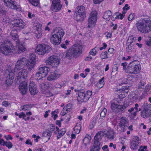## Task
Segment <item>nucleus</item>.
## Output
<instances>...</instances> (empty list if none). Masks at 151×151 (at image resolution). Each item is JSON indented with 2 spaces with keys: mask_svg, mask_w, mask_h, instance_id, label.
Masks as SVG:
<instances>
[{
  "mask_svg": "<svg viewBox=\"0 0 151 151\" xmlns=\"http://www.w3.org/2000/svg\"><path fill=\"white\" fill-rule=\"evenodd\" d=\"M44 54L46 52H49L51 50V48L48 45L43 44Z\"/></svg>",
  "mask_w": 151,
  "mask_h": 151,
  "instance_id": "41",
  "label": "nucleus"
},
{
  "mask_svg": "<svg viewBox=\"0 0 151 151\" xmlns=\"http://www.w3.org/2000/svg\"><path fill=\"white\" fill-rule=\"evenodd\" d=\"M49 68L46 66L40 67L38 71L42 74L44 77H45L48 74Z\"/></svg>",
  "mask_w": 151,
  "mask_h": 151,
  "instance_id": "23",
  "label": "nucleus"
},
{
  "mask_svg": "<svg viewBox=\"0 0 151 151\" xmlns=\"http://www.w3.org/2000/svg\"><path fill=\"white\" fill-rule=\"evenodd\" d=\"M26 48L25 45L21 44L19 42L16 43V47H15V50L14 53H21L26 51Z\"/></svg>",
  "mask_w": 151,
  "mask_h": 151,
  "instance_id": "17",
  "label": "nucleus"
},
{
  "mask_svg": "<svg viewBox=\"0 0 151 151\" xmlns=\"http://www.w3.org/2000/svg\"><path fill=\"white\" fill-rule=\"evenodd\" d=\"M150 90H151V84H147L146 86L144 91H146V92H148L150 91Z\"/></svg>",
  "mask_w": 151,
  "mask_h": 151,
  "instance_id": "55",
  "label": "nucleus"
},
{
  "mask_svg": "<svg viewBox=\"0 0 151 151\" xmlns=\"http://www.w3.org/2000/svg\"><path fill=\"white\" fill-rule=\"evenodd\" d=\"M55 129V127L53 125L52 126L50 127V131H49V132L51 134L52 132L54 131Z\"/></svg>",
  "mask_w": 151,
  "mask_h": 151,
  "instance_id": "63",
  "label": "nucleus"
},
{
  "mask_svg": "<svg viewBox=\"0 0 151 151\" xmlns=\"http://www.w3.org/2000/svg\"><path fill=\"white\" fill-rule=\"evenodd\" d=\"M27 61V59L25 57H22L19 58L16 63L14 69V72H15L18 70L23 68L25 65H26Z\"/></svg>",
  "mask_w": 151,
  "mask_h": 151,
  "instance_id": "11",
  "label": "nucleus"
},
{
  "mask_svg": "<svg viewBox=\"0 0 151 151\" xmlns=\"http://www.w3.org/2000/svg\"><path fill=\"white\" fill-rule=\"evenodd\" d=\"M35 62L36 61L33 60H28L27 59L26 65L27 69L29 70H31L34 67Z\"/></svg>",
  "mask_w": 151,
  "mask_h": 151,
  "instance_id": "24",
  "label": "nucleus"
},
{
  "mask_svg": "<svg viewBox=\"0 0 151 151\" xmlns=\"http://www.w3.org/2000/svg\"><path fill=\"white\" fill-rule=\"evenodd\" d=\"M73 129L74 131V133L78 134L80 133V130L81 129V126L79 124H77L75 127H74Z\"/></svg>",
  "mask_w": 151,
  "mask_h": 151,
  "instance_id": "36",
  "label": "nucleus"
},
{
  "mask_svg": "<svg viewBox=\"0 0 151 151\" xmlns=\"http://www.w3.org/2000/svg\"><path fill=\"white\" fill-rule=\"evenodd\" d=\"M4 4L6 6L13 9H17V6L16 2L12 0H4Z\"/></svg>",
  "mask_w": 151,
  "mask_h": 151,
  "instance_id": "18",
  "label": "nucleus"
},
{
  "mask_svg": "<svg viewBox=\"0 0 151 151\" xmlns=\"http://www.w3.org/2000/svg\"><path fill=\"white\" fill-rule=\"evenodd\" d=\"M31 107L28 104H26L24 105L21 106L20 108V110L21 111L22 110L26 111L29 110L30 109Z\"/></svg>",
  "mask_w": 151,
  "mask_h": 151,
  "instance_id": "38",
  "label": "nucleus"
},
{
  "mask_svg": "<svg viewBox=\"0 0 151 151\" xmlns=\"http://www.w3.org/2000/svg\"><path fill=\"white\" fill-rule=\"evenodd\" d=\"M29 2L33 5L37 6L39 4V0H29Z\"/></svg>",
  "mask_w": 151,
  "mask_h": 151,
  "instance_id": "48",
  "label": "nucleus"
},
{
  "mask_svg": "<svg viewBox=\"0 0 151 151\" xmlns=\"http://www.w3.org/2000/svg\"><path fill=\"white\" fill-rule=\"evenodd\" d=\"M142 106L143 109L140 112L141 116L145 119L151 117V105L144 103Z\"/></svg>",
  "mask_w": 151,
  "mask_h": 151,
  "instance_id": "5",
  "label": "nucleus"
},
{
  "mask_svg": "<svg viewBox=\"0 0 151 151\" xmlns=\"http://www.w3.org/2000/svg\"><path fill=\"white\" fill-rule=\"evenodd\" d=\"M28 71L27 70L24 69L19 72L15 78V80L20 83L24 82L25 79L27 78Z\"/></svg>",
  "mask_w": 151,
  "mask_h": 151,
  "instance_id": "9",
  "label": "nucleus"
},
{
  "mask_svg": "<svg viewBox=\"0 0 151 151\" xmlns=\"http://www.w3.org/2000/svg\"><path fill=\"white\" fill-rule=\"evenodd\" d=\"M98 47H95L92 49L89 52V54L93 56H95L97 53V51L99 50Z\"/></svg>",
  "mask_w": 151,
  "mask_h": 151,
  "instance_id": "40",
  "label": "nucleus"
},
{
  "mask_svg": "<svg viewBox=\"0 0 151 151\" xmlns=\"http://www.w3.org/2000/svg\"><path fill=\"white\" fill-rule=\"evenodd\" d=\"M66 132V129L65 128H63L60 131L58 132V134L57 137V139H58L62 136H63L65 133Z\"/></svg>",
  "mask_w": 151,
  "mask_h": 151,
  "instance_id": "34",
  "label": "nucleus"
},
{
  "mask_svg": "<svg viewBox=\"0 0 151 151\" xmlns=\"http://www.w3.org/2000/svg\"><path fill=\"white\" fill-rule=\"evenodd\" d=\"M119 90L122 92L123 93H127L129 91V86H123V87L119 89Z\"/></svg>",
  "mask_w": 151,
  "mask_h": 151,
  "instance_id": "42",
  "label": "nucleus"
},
{
  "mask_svg": "<svg viewBox=\"0 0 151 151\" xmlns=\"http://www.w3.org/2000/svg\"><path fill=\"white\" fill-rule=\"evenodd\" d=\"M145 83L144 82H140L138 86V88L144 89L145 88Z\"/></svg>",
  "mask_w": 151,
  "mask_h": 151,
  "instance_id": "51",
  "label": "nucleus"
},
{
  "mask_svg": "<svg viewBox=\"0 0 151 151\" xmlns=\"http://www.w3.org/2000/svg\"><path fill=\"white\" fill-rule=\"evenodd\" d=\"M112 15V13L110 10L105 12L104 14L103 17L106 20L108 21L109 19V17Z\"/></svg>",
  "mask_w": 151,
  "mask_h": 151,
  "instance_id": "30",
  "label": "nucleus"
},
{
  "mask_svg": "<svg viewBox=\"0 0 151 151\" xmlns=\"http://www.w3.org/2000/svg\"><path fill=\"white\" fill-rule=\"evenodd\" d=\"M111 52L108 53L106 51H105L101 54L100 57L102 59L109 58L110 57V55H112Z\"/></svg>",
  "mask_w": 151,
  "mask_h": 151,
  "instance_id": "33",
  "label": "nucleus"
},
{
  "mask_svg": "<svg viewBox=\"0 0 151 151\" xmlns=\"http://www.w3.org/2000/svg\"><path fill=\"white\" fill-rule=\"evenodd\" d=\"M17 33V29H13L11 31L10 35V37L16 43L19 42L18 40V36Z\"/></svg>",
  "mask_w": 151,
  "mask_h": 151,
  "instance_id": "21",
  "label": "nucleus"
},
{
  "mask_svg": "<svg viewBox=\"0 0 151 151\" xmlns=\"http://www.w3.org/2000/svg\"><path fill=\"white\" fill-rule=\"evenodd\" d=\"M147 146H140L139 149L138 150L139 151H147Z\"/></svg>",
  "mask_w": 151,
  "mask_h": 151,
  "instance_id": "53",
  "label": "nucleus"
},
{
  "mask_svg": "<svg viewBox=\"0 0 151 151\" xmlns=\"http://www.w3.org/2000/svg\"><path fill=\"white\" fill-rule=\"evenodd\" d=\"M36 58V56L34 54H32L31 55L30 58L28 60H33L34 61H35V60Z\"/></svg>",
  "mask_w": 151,
  "mask_h": 151,
  "instance_id": "56",
  "label": "nucleus"
},
{
  "mask_svg": "<svg viewBox=\"0 0 151 151\" xmlns=\"http://www.w3.org/2000/svg\"><path fill=\"white\" fill-rule=\"evenodd\" d=\"M19 89L20 92L22 94L26 93L27 90V84L25 83H20L19 86Z\"/></svg>",
  "mask_w": 151,
  "mask_h": 151,
  "instance_id": "22",
  "label": "nucleus"
},
{
  "mask_svg": "<svg viewBox=\"0 0 151 151\" xmlns=\"http://www.w3.org/2000/svg\"><path fill=\"white\" fill-rule=\"evenodd\" d=\"M139 138L137 136H134L130 143L131 148L133 150L137 149L139 143Z\"/></svg>",
  "mask_w": 151,
  "mask_h": 151,
  "instance_id": "16",
  "label": "nucleus"
},
{
  "mask_svg": "<svg viewBox=\"0 0 151 151\" xmlns=\"http://www.w3.org/2000/svg\"><path fill=\"white\" fill-rule=\"evenodd\" d=\"M68 111H69V110H68V109L64 107L61 112L62 115L64 116Z\"/></svg>",
  "mask_w": 151,
  "mask_h": 151,
  "instance_id": "52",
  "label": "nucleus"
},
{
  "mask_svg": "<svg viewBox=\"0 0 151 151\" xmlns=\"http://www.w3.org/2000/svg\"><path fill=\"white\" fill-rule=\"evenodd\" d=\"M91 139V137H85L83 139V142L84 143H88L89 142Z\"/></svg>",
  "mask_w": 151,
  "mask_h": 151,
  "instance_id": "54",
  "label": "nucleus"
},
{
  "mask_svg": "<svg viewBox=\"0 0 151 151\" xmlns=\"http://www.w3.org/2000/svg\"><path fill=\"white\" fill-rule=\"evenodd\" d=\"M43 77H44L42 74L38 71L35 75V78L37 80H40Z\"/></svg>",
  "mask_w": 151,
  "mask_h": 151,
  "instance_id": "45",
  "label": "nucleus"
},
{
  "mask_svg": "<svg viewBox=\"0 0 151 151\" xmlns=\"http://www.w3.org/2000/svg\"><path fill=\"white\" fill-rule=\"evenodd\" d=\"M97 19L92 18V17H89L88 19V27L90 28L94 27L95 25Z\"/></svg>",
  "mask_w": 151,
  "mask_h": 151,
  "instance_id": "26",
  "label": "nucleus"
},
{
  "mask_svg": "<svg viewBox=\"0 0 151 151\" xmlns=\"http://www.w3.org/2000/svg\"><path fill=\"white\" fill-rule=\"evenodd\" d=\"M36 85L33 82H30L29 85V90L31 95H35L37 92Z\"/></svg>",
  "mask_w": 151,
  "mask_h": 151,
  "instance_id": "20",
  "label": "nucleus"
},
{
  "mask_svg": "<svg viewBox=\"0 0 151 151\" xmlns=\"http://www.w3.org/2000/svg\"><path fill=\"white\" fill-rule=\"evenodd\" d=\"M100 148V145L93 144V146L90 150V151H99Z\"/></svg>",
  "mask_w": 151,
  "mask_h": 151,
  "instance_id": "43",
  "label": "nucleus"
},
{
  "mask_svg": "<svg viewBox=\"0 0 151 151\" xmlns=\"http://www.w3.org/2000/svg\"><path fill=\"white\" fill-rule=\"evenodd\" d=\"M86 17V14L76 13L75 19L77 22L82 21L85 19Z\"/></svg>",
  "mask_w": 151,
  "mask_h": 151,
  "instance_id": "28",
  "label": "nucleus"
},
{
  "mask_svg": "<svg viewBox=\"0 0 151 151\" xmlns=\"http://www.w3.org/2000/svg\"><path fill=\"white\" fill-rule=\"evenodd\" d=\"M129 81L127 78H122L119 79L117 83V86H120L123 84H126L129 83Z\"/></svg>",
  "mask_w": 151,
  "mask_h": 151,
  "instance_id": "29",
  "label": "nucleus"
},
{
  "mask_svg": "<svg viewBox=\"0 0 151 151\" xmlns=\"http://www.w3.org/2000/svg\"><path fill=\"white\" fill-rule=\"evenodd\" d=\"M64 34V31L59 28L55 29L54 31V34L50 38L51 43L54 45H59L61 42V38Z\"/></svg>",
  "mask_w": 151,
  "mask_h": 151,
  "instance_id": "4",
  "label": "nucleus"
},
{
  "mask_svg": "<svg viewBox=\"0 0 151 151\" xmlns=\"http://www.w3.org/2000/svg\"><path fill=\"white\" fill-rule=\"evenodd\" d=\"M2 21L5 24H6L9 23L10 22V19L8 17L5 16L3 18Z\"/></svg>",
  "mask_w": 151,
  "mask_h": 151,
  "instance_id": "49",
  "label": "nucleus"
},
{
  "mask_svg": "<svg viewBox=\"0 0 151 151\" xmlns=\"http://www.w3.org/2000/svg\"><path fill=\"white\" fill-rule=\"evenodd\" d=\"M14 71H13L9 69L6 71V73L8 75L6 77V84L8 85H9L12 84L14 78Z\"/></svg>",
  "mask_w": 151,
  "mask_h": 151,
  "instance_id": "14",
  "label": "nucleus"
},
{
  "mask_svg": "<svg viewBox=\"0 0 151 151\" xmlns=\"http://www.w3.org/2000/svg\"><path fill=\"white\" fill-rule=\"evenodd\" d=\"M133 63L134 62L132 61L129 64L126 71L131 74L138 73L141 70V66L139 64H133Z\"/></svg>",
  "mask_w": 151,
  "mask_h": 151,
  "instance_id": "6",
  "label": "nucleus"
},
{
  "mask_svg": "<svg viewBox=\"0 0 151 151\" xmlns=\"http://www.w3.org/2000/svg\"><path fill=\"white\" fill-rule=\"evenodd\" d=\"M11 25L13 27H16L18 30L23 29L26 25V24L21 19H14L12 22Z\"/></svg>",
  "mask_w": 151,
  "mask_h": 151,
  "instance_id": "12",
  "label": "nucleus"
},
{
  "mask_svg": "<svg viewBox=\"0 0 151 151\" xmlns=\"http://www.w3.org/2000/svg\"><path fill=\"white\" fill-rule=\"evenodd\" d=\"M1 52L5 55H8L12 53H14L15 47L9 41H4L0 47Z\"/></svg>",
  "mask_w": 151,
  "mask_h": 151,
  "instance_id": "3",
  "label": "nucleus"
},
{
  "mask_svg": "<svg viewBox=\"0 0 151 151\" xmlns=\"http://www.w3.org/2000/svg\"><path fill=\"white\" fill-rule=\"evenodd\" d=\"M103 136V133L101 131L98 132L94 137V142L95 145H100V141L101 140Z\"/></svg>",
  "mask_w": 151,
  "mask_h": 151,
  "instance_id": "19",
  "label": "nucleus"
},
{
  "mask_svg": "<svg viewBox=\"0 0 151 151\" xmlns=\"http://www.w3.org/2000/svg\"><path fill=\"white\" fill-rule=\"evenodd\" d=\"M85 7L83 6H78L76 9V13L81 14H86L85 11Z\"/></svg>",
  "mask_w": 151,
  "mask_h": 151,
  "instance_id": "31",
  "label": "nucleus"
},
{
  "mask_svg": "<svg viewBox=\"0 0 151 151\" xmlns=\"http://www.w3.org/2000/svg\"><path fill=\"white\" fill-rule=\"evenodd\" d=\"M107 136L108 138L109 139H114V132L113 131H110L108 132Z\"/></svg>",
  "mask_w": 151,
  "mask_h": 151,
  "instance_id": "39",
  "label": "nucleus"
},
{
  "mask_svg": "<svg viewBox=\"0 0 151 151\" xmlns=\"http://www.w3.org/2000/svg\"><path fill=\"white\" fill-rule=\"evenodd\" d=\"M128 125L129 121L128 119L126 118H121L117 126L118 130L120 132H124L126 129Z\"/></svg>",
  "mask_w": 151,
  "mask_h": 151,
  "instance_id": "7",
  "label": "nucleus"
},
{
  "mask_svg": "<svg viewBox=\"0 0 151 151\" xmlns=\"http://www.w3.org/2000/svg\"><path fill=\"white\" fill-rule=\"evenodd\" d=\"M134 14H130L128 17V19L129 21H131L134 19Z\"/></svg>",
  "mask_w": 151,
  "mask_h": 151,
  "instance_id": "57",
  "label": "nucleus"
},
{
  "mask_svg": "<svg viewBox=\"0 0 151 151\" xmlns=\"http://www.w3.org/2000/svg\"><path fill=\"white\" fill-rule=\"evenodd\" d=\"M35 33L37 38L41 37L42 34V30L41 28L37 27L36 30L35 31Z\"/></svg>",
  "mask_w": 151,
  "mask_h": 151,
  "instance_id": "32",
  "label": "nucleus"
},
{
  "mask_svg": "<svg viewBox=\"0 0 151 151\" xmlns=\"http://www.w3.org/2000/svg\"><path fill=\"white\" fill-rule=\"evenodd\" d=\"M42 135L47 139V140L46 141V142H47L50 139V137L51 136V134L50 132H49L48 130L44 132Z\"/></svg>",
  "mask_w": 151,
  "mask_h": 151,
  "instance_id": "35",
  "label": "nucleus"
},
{
  "mask_svg": "<svg viewBox=\"0 0 151 151\" xmlns=\"http://www.w3.org/2000/svg\"><path fill=\"white\" fill-rule=\"evenodd\" d=\"M83 48V46L80 44L73 45L66 53V57L69 59H71L72 57H79L82 53Z\"/></svg>",
  "mask_w": 151,
  "mask_h": 151,
  "instance_id": "2",
  "label": "nucleus"
},
{
  "mask_svg": "<svg viewBox=\"0 0 151 151\" xmlns=\"http://www.w3.org/2000/svg\"><path fill=\"white\" fill-rule=\"evenodd\" d=\"M145 44L147 46L149 47H150L151 45V37L150 39V41H146Z\"/></svg>",
  "mask_w": 151,
  "mask_h": 151,
  "instance_id": "61",
  "label": "nucleus"
},
{
  "mask_svg": "<svg viewBox=\"0 0 151 151\" xmlns=\"http://www.w3.org/2000/svg\"><path fill=\"white\" fill-rule=\"evenodd\" d=\"M2 104L5 107H7L10 104V103L7 101H3L2 103Z\"/></svg>",
  "mask_w": 151,
  "mask_h": 151,
  "instance_id": "59",
  "label": "nucleus"
},
{
  "mask_svg": "<svg viewBox=\"0 0 151 151\" xmlns=\"http://www.w3.org/2000/svg\"><path fill=\"white\" fill-rule=\"evenodd\" d=\"M124 16L125 15L124 14H122L121 13H119V15L117 16V17L118 18L120 19H122L124 17Z\"/></svg>",
  "mask_w": 151,
  "mask_h": 151,
  "instance_id": "62",
  "label": "nucleus"
},
{
  "mask_svg": "<svg viewBox=\"0 0 151 151\" xmlns=\"http://www.w3.org/2000/svg\"><path fill=\"white\" fill-rule=\"evenodd\" d=\"M62 5L59 0H53L51 9L52 11L55 12L59 11L61 9Z\"/></svg>",
  "mask_w": 151,
  "mask_h": 151,
  "instance_id": "15",
  "label": "nucleus"
},
{
  "mask_svg": "<svg viewBox=\"0 0 151 151\" xmlns=\"http://www.w3.org/2000/svg\"><path fill=\"white\" fill-rule=\"evenodd\" d=\"M136 27L141 33H147L151 30V21L146 18L141 19L137 22Z\"/></svg>",
  "mask_w": 151,
  "mask_h": 151,
  "instance_id": "1",
  "label": "nucleus"
},
{
  "mask_svg": "<svg viewBox=\"0 0 151 151\" xmlns=\"http://www.w3.org/2000/svg\"><path fill=\"white\" fill-rule=\"evenodd\" d=\"M60 75L56 73L55 71L52 72L50 75L48 76L47 78V80L48 81H50L56 79L60 77Z\"/></svg>",
  "mask_w": 151,
  "mask_h": 151,
  "instance_id": "25",
  "label": "nucleus"
},
{
  "mask_svg": "<svg viewBox=\"0 0 151 151\" xmlns=\"http://www.w3.org/2000/svg\"><path fill=\"white\" fill-rule=\"evenodd\" d=\"M35 52L38 55H44V52L43 44H41L37 45L35 49Z\"/></svg>",
  "mask_w": 151,
  "mask_h": 151,
  "instance_id": "27",
  "label": "nucleus"
},
{
  "mask_svg": "<svg viewBox=\"0 0 151 151\" xmlns=\"http://www.w3.org/2000/svg\"><path fill=\"white\" fill-rule=\"evenodd\" d=\"M92 95V92L91 91H88L85 94L78 95L77 98V100L78 102L81 103L83 102H87L90 98Z\"/></svg>",
  "mask_w": 151,
  "mask_h": 151,
  "instance_id": "10",
  "label": "nucleus"
},
{
  "mask_svg": "<svg viewBox=\"0 0 151 151\" xmlns=\"http://www.w3.org/2000/svg\"><path fill=\"white\" fill-rule=\"evenodd\" d=\"M128 104H124L123 106L120 105L116 104V102L112 103L111 105V110L115 113H117L120 111H122L127 107Z\"/></svg>",
  "mask_w": 151,
  "mask_h": 151,
  "instance_id": "8",
  "label": "nucleus"
},
{
  "mask_svg": "<svg viewBox=\"0 0 151 151\" xmlns=\"http://www.w3.org/2000/svg\"><path fill=\"white\" fill-rule=\"evenodd\" d=\"M133 42V41H132L131 42H128L126 45V48L128 52L132 51V44Z\"/></svg>",
  "mask_w": 151,
  "mask_h": 151,
  "instance_id": "44",
  "label": "nucleus"
},
{
  "mask_svg": "<svg viewBox=\"0 0 151 151\" xmlns=\"http://www.w3.org/2000/svg\"><path fill=\"white\" fill-rule=\"evenodd\" d=\"M103 151H109V149L108 148V146L107 145L104 146L102 148Z\"/></svg>",
  "mask_w": 151,
  "mask_h": 151,
  "instance_id": "58",
  "label": "nucleus"
},
{
  "mask_svg": "<svg viewBox=\"0 0 151 151\" xmlns=\"http://www.w3.org/2000/svg\"><path fill=\"white\" fill-rule=\"evenodd\" d=\"M60 59L58 57L54 55L48 58L47 60L46 61L47 64L51 65H58L60 63Z\"/></svg>",
  "mask_w": 151,
  "mask_h": 151,
  "instance_id": "13",
  "label": "nucleus"
},
{
  "mask_svg": "<svg viewBox=\"0 0 151 151\" xmlns=\"http://www.w3.org/2000/svg\"><path fill=\"white\" fill-rule=\"evenodd\" d=\"M4 146H6L9 149L12 148L13 146L12 143L10 142H6L5 143H4Z\"/></svg>",
  "mask_w": 151,
  "mask_h": 151,
  "instance_id": "50",
  "label": "nucleus"
},
{
  "mask_svg": "<svg viewBox=\"0 0 151 151\" xmlns=\"http://www.w3.org/2000/svg\"><path fill=\"white\" fill-rule=\"evenodd\" d=\"M97 14L98 13L96 11H93L90 13L89 17L97 19Z\"/></svg>",
  "mask_w": 151,
  "mask_h": 151,
  "instance_id": "46",
  "label": "nucleus"
},
{
  "mask_svg": "<svg viewBox=\"0 0 151 151\" xmlns=\"http://www.w3.org/2000/svg\"><path fill=\"white\" fill-rule=\"evenodd\" d=\"M63 119H61L60 120H57L56 123L57 125H58L60 127L61 126V122L63 121Z\"/></svg>",
  "mask_w": 151,
  "mask_h": 151,
  "instance_id": "60",
  "label": "nucleus"
},
{
  "mask_svg": "<svg viewBox=\"0 0 151 151\" xmlns=\"http://www.w3.org/2000/svg\"><path fill=\"white\" fill-rule=\"evenodd\" d=\"M107 112V109L106 108L103 109L100 114V118L102 119L105 117Z\"/></svg>",
  "mask_w": 151,
  "mask_h": 151,
  "instance_id": "47",
  "label": "nucleus"
},
{
  "mask_svg": "<svg viewBox=\"0 0 151 151\" xmlns=\"http://www.w3.org/2000/svg\"><path fill=\"white\" fill-rule=\"evenodd\" d=\"M104 78L103 77L99 81L97 84V87L99 88H101L104 86L105 83L104 81Z\"/></svg>",
  "mask_w": 151,
  "mask_h": 151,
  "instance_id": "37",
  "label": "nucleus"
},
{
  "mask_svg": "<svg viewBox=\"0 0 151 151\" xmlns=\"http://www.w3.org/2000/svg\"><path fill=\"white\" fill-rule=\"evenodd\" d=\"M85 91L83 89H81L78 91V95H80V94H85Z\"/></svg>",
  "mask_w": 151,
  "mask_h": 151,
  "instance_id": "64",
  "label": "nucleus"
}]
</instances>
